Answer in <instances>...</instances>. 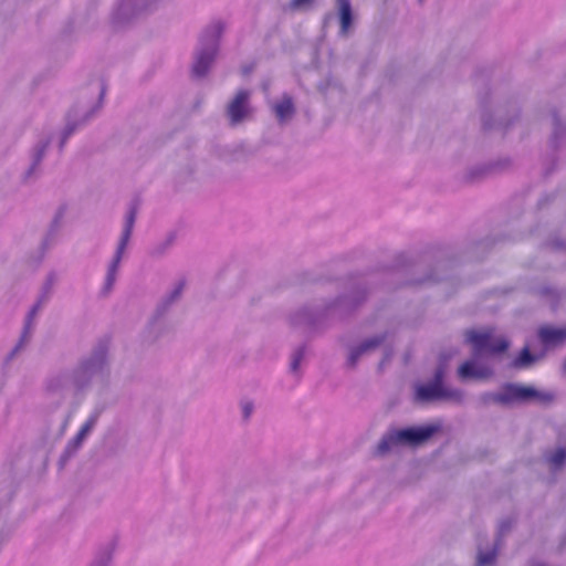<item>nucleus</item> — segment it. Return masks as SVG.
Returning <instances> with one entry per match:
<instances>
[{
    "mask_svg": "<svg viewBox=\"0 0 566 566\" xmlns=\"http://www.w3.org/2000/svg\"><path fill=\"white\" fill-rule=\"evenodd\" d=\"M443 368H439L434 374V379L431 384L420 385L416 390V400L420 402H428L433 400H447L452 402H461L463 392L459 389L448 388L443 385Z\"/></svg>",
    "mask_w": 566,
    "mask_h": 566,
    "instance_id": "f257e3e1",
    "label": "nucleus"
},
{
    "mask_svg": "<svg viewBox=\"0 0 566 566\" xmlns=\"http://www.w3.org/2000/svg\"><path fill=\"white\" fill-rule=\"evenodd\" d=\"M438 429V426H426L400 430L396 434L384 437L377 447V453L382 454L397 443H421L428 440Z\"/></svg>",
    "mask_w": 566,
    "mask_h": 566,
    "instance_id": "f03ea898",
    "label": "nucleus"
},
{
    "mask_svg": "<svg viewBox=\"0 0 566 566\" xmlns=\"http://www.w3.org/2000/svg\"><path fill=\"white\" fill-rule=\"evenodd\" d=\"M223 31V27L220 22L213 24L210 29H208L202 38L201 42L205 45L211 44L209 48L203 49L196 59V62L192 66V73L195 76H203L209 70L211 62L216 56V44L221 36Z\"/></svg>",
    "mask_w": 566,
    "mask_h": 566,
    "instance_id": "7ed1b4c3",
    "label": "nucleus"
},
{
    "mask_svg": "<svg viewBox=\"0 0 566 566\" xmlns=\"http://www.w3.org/2000/svg\"><path fill=\"white\" fill-rule=\"evenodd\" d=\"M467 342L470 343L474 352L480 354L489 352L492 354L503 353L509 347V342L505 338H495L492 328L484 331H468Z\"/></svg>",
    "mask_w": 566,
    "mask_h": 566,
    "instance_id": "20e7f679",
    "label": "nucleus"
},
{
    "mask_svg": "<svg viewBox=\"0 0 566 566\" xmlns=\"http://www.w3.org/2000/svg\"><path fill=\"white\" fill-rule=\"evenodd\" d=\"M136 213H137V208L134 206L130 208V210L126 217L125 227H124V230H123V233L120 237V241H119L115 258H114V260L111 264V268L108 270V273H107V277H106V290L107 291H109L112 289L114 282H115L118 263L122 259V254H123V252L129 241V238L132 235V231H133L135 219H136Z\"/></svg>",
    "mask_w": 566,
    "mask_h": 566,
    "instance_id": "39448f33",
    "label": "nucleus"
},
{
    "mask_svg": "<svg viewBox=\"0 0 566 566\" xmlns=\"http://www.w3.org/2000/svg\"><path fill=\"white\" fill-rule=\"evenodd\" d=\"M501 402H507L512 400H530L535 399L543 402H549L553 400L552 394L539 392L532 387L526 386H516L510 385L505 389V394L503 396H499L495 398Z\"/></svg>",
    "mask_w": 566,
    "mask_h": 566,
    "instance_id": "423d86ee",
    "label": "nucleus"
},
{
    "mask_svg": "<svg viewBox=\"0 0 566 566\" xmlns=\"http://www.w3.org/2000/svg\"><path fill=\"white\" fill-rule=\"evenodd\" d=\"M250 93L245 90H241L237 93L233 101L228 106V115L230 117L231 123L238 124L240 123L248 114V99Z\"/></svg>",
    "mask_w": 566,
    "mask_h": 566,
    "instance_id": "0eeeda50",
    "label": "nucleus"
},
{
    "mask_svg": "<svg viewBox=\"0 0 566 566\" xmlns=\"http://www.w3.org/2000/svg\"><path fill=\"white\" fill-rule=\"evenodd\" d=\"M460 379H485L492 375V370L489 367L478 365L473 360L464 361L458 370Z\"/></svg>",
    "mask_w": 566,
    "mask_h": 566,
    "instance_id": "6e6552de",
    "label": "nucleus"
},
{
    "mask_svg": "<svg viewBox=\"0 0 566 566\" xmlns=\"http://www.w3.org/2000/svg\"><path fill=\"white\" fill-rule=\"evenodd\" d=\"M538 337L544 346H555L566 342V327L555 328L551 326L542 327Z\"/></svg>",
    "mask_w": 566,
    "mask_h": 566,
    "instance_id": "1a4fd4ad",
    "label": "nucleus"
},
{
    "mask_svg": "<svg viewBox=\"0 0 566 566\" xmlns=\"http://www.w3.org/2000/svg\"><path fill=\"white\" fill-rule=\"evenodd\" d=\"M340 15V31L346 34L352 25L353 15L349 0H337Z\"/></svg>",
    "mask_w": 566,
    "mask_h": 566,
    "instance_id": "9d476101",
    "label": "nucleus"
},
{
    "mask_svg": "<svg viewBox=\"0 0 566 566\" xmlns=\"http://www.w3.org/2000/svg\"><path fill=\"white\" fill-rule=\"evenodd\" d=\"M294 112L293 102L291 97H284L275 105V114L280 120H285Z\"/></svg>",
    "mask_w": 566,
    "mask_h": 566,
    "instance_id": "9b49d317",
    "label": "nucleus"
},
{
    "mask_svg": "<svg viewBox=\"0 0 566 566\" xmlns=\"http://www.w3.org/2000/svg\"><path fill=\"white\" fill-rule=\"evenodd\" d=\"M535 356L531 353L530 346L526 345L521 350L518 357L514 359L513 366L516 368H523L535 361Z\"/></svg>",
    "mask_w": 566,
    "mask_h": 566,
    "instance_id": "f8f14e48",
    "label": "nucleus"
},
{
    "mask_svg": "<svg viewBox=\"0 0 566 566\" xmlns=\"http://www.w3.org/2000/svg\"><path fill=\"white\" fill-rule=\"evenodd\" d=\"M379 343H380L379 338L370 339V340H367L366 343H364L360 347L354 349L349 356V365L354 366L358 356L361 353L376 347Z\"/></svg>",
    "mask_w": 566,
    "mask_h": 566,
    "instance_id": "ddd939ff",
    "label": "nucleus"
},
{
    "mask_svg": "<svg viewBox=\"0 0 566 566\" xmlns=\"http://www.w3.org/2000/svg\"><path fill=\"white\" fill-rule=\"evenodd\" d=\"M566 461V450L563 448L557 449L549 458L552 465L558 468Z\"/></svg>",
    "mask_w": 566,
    "mask_h": 566,
    "instance_id": "4468645a",
    "label": "nucleus"
},
{
    "mask_svg": "<svg viewBox=\"0 0 566 566\" xmlns=\"http://www.w3.org/2000/svg\"><path fill=\"white\" fill-rule=\"evenodd\" d=\"M496 552H488V553H480L478 556V565L479 566H489L492 565L495 560Z\"/></svg>",
    "mask_w": 566,
    "mask_h": 566,
    "instance_id": "2eb2a0df",
    "label": "nucleus"
},
{
    "mask_svg": "<svg viewBox=\"0 0 566 566\" xmlns=\"http://www.w3.org/2000/svg\"><path fill=\"white\" fill-rule=\"evenodd\" d=\"M95 419H88L76 434L75 442L81 443L85 434L94 427Z\"/></svg>",
    "mask_w": 566,
    "mask_h": 566,
    "instance_id": "dca6fc26",
    "label": "nucleus"
},
{
    "mask_svg": "<svg viewBox=\"0 0 566 566\" xmlns=\"http://www.w3.org/2000/svg\"><path fill=\"white\" fill-rule=\"evenodd\" d=\"M36 311H38V305L33 306L32 310L30 311L28 318H27L25 329H24L22 339H24L27 337V334L29 333V328L32 324V321H33L35 314H36Z\"/></svg>",
    "mask_w": 566,
    "mask_h": 566,
    "instance_id": "f3484780",
    "label": "nucleus"
},
{
    "mask_svg": "<svg viewBox=\"0 0 566 566\" xmlns=\"http://www.w3.org/2000/svg\"><path fill=\"white\" fill-rule=\"evenodd\" d=\"M303 358V350L302 349H298L294 356H293V359H292V363H291V370L292 371H296L298 369V366L301 364V360Z\"/></svg>",
    "mask_w": 566,
    "mask_h": 566,
    "instance_id": "a211bd4d",
    "label": "nucleus"
},
{
    "mask_svg": "<svg viewBox=\"0 0 566 566\" xmlns=\"http://www.w3.org/2000/svg\"><path fill=\"white\" fill-rule=\"evenodd\" d=\"M312 1H313V0H292V2H291V7H292L293 9H298V8H301V7H302V6H304V4H308V3H311Z\"/></svg>",
    "mask_w": 566,
    "mask_h": 566,
    "instance_id": "6ab92c4d",
    "label": "nucleus"
},
{
    "mask_svg": "<svg viewBox=\"0 0 566 566\" xmlns=\"http://www.w3.org/2000/svg\"><path fill=\"white\" fill-rule=\"evenodd\" d=\"M252 409H253V406L251 402H247L243 405L242 410H243L244 419H248L250 417Z\"/></svg>",
    "mask_w": 566,
    "mask_h": 566,
    "instance_id": "aec40b11",
    "label": "nucleus"
},
{
    "mask_svg": "<svg viewBox=\"0 0 566 566\" xmlns=\"http://www.w3.org/2000/svg\"><path fill=\"white\" fill-rule=\"evenodd\" d=\"M182 287H184V283H180L178 289H176V291H174L169 302H172L174 300H176L180 295Z\"/></svg>",
    "mask_w": 566,
    "mask_h": 566,
    "instance_id": "412c9836",
    "label": "nucleus"
},
{
    "mask_svg": "<svg viewBox=\"0 0 566 566\" xmlns=\"http://www.w3.org/2000/svg\"><path fill=\"white\" fill-rule=\"evenodd\" d=\"M564 369H565V371H566V359H565V363H564Z\"/></svg>",
    "mask_w": 566,
    "mask_h": 566,
    "instance_id": "4be33fe9",
    "label": "nucleus"
}]
</instances>
